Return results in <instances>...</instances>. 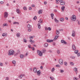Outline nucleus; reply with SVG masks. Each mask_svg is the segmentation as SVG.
Segmentation results:
<instances>
[{
	"label": "nucleus",
	"instance_id": "obj_20",
	"mask_svg": "<svg viewBox=\"0 0 80 80\" xmlns=\"http://www.w3.org/2000/svg\"><path fill=\"white\" fill-rule=\"evenodd\" d=\"M58 35H56L55 36L54 38V40H56L57 38H58Z\"/></svg>",
	"mask_w": 80,
	"mask_h": 80
},
{
	"label": "nucleus",
	"instance_id": "obj_8",
	"mask_svg": "<svg viewBox=\"0 0 80 80\" xmlns=\"http://www.w3.org/2000/svg\"><path fill=\"white\" fill-rule=\"evenodd\" d=\"M75 31L72 30V37H75Z\"/></svg>",
	"mask_w": 80,
	"mask_h": 80
},
{
	"label": "nucleus",
	"instance_id": "obj_44",
	"mask_svg": "<svg viewBox=\"0 0 80 80\" xmlns=\"http://www.w3.org/2000/svg\"><path fill=\"white\" fill-rule=\"evenodd\" d=\"M3 25L4 27H8V24H4Z\"/></svg>",
	"mask_w": 80,
	"mask_h": 80
},
{
	"label": "nucleus",
	"instance_id": "obj_6",
	"mask_svg": "<svg viewBox=\"0 0 80 80\" xmlns=\"http://www.w3.org/2000/svg\"><path fill=\"white\" fill-rule=\"evenodd\" d=\"M8 15V12H4V18H7Z\"/></svg>",
	"mask_w": 80,
	"mask_h": 80
},
{
	"label": "nucleus",
	"instance_id": "obj_49",
	"mask_svg": "<svg viewBox=\"0 0 80 80\" xmlns=\"http://www.w3.org/2000/svg\"><path fill=\"white\" fill-rule=\"evenodd\" d=\"M48 30H49V31H50V30H51V28L48 27Z\"/></svg>",
	"mask_w": 80,
	"mask_h": 80
},
{
	"label": "nucleus",
	"instance_id": "obj_43",
	"mask_svg": "<svg viewBox=\"0 0 80 80\" xmlns=\"http://www.w3.org/2000/svg\"><path fill=\"white\" fill-rule=\"evenodd\" d=\"M23 8L24 10H25V11L27 10V7H24Z\"/></svg>",
	"mask_w": 80,
	"mask_h": 80
},
{
	"label": "nucleus",
	"instance_id": "obj_18",
	"mask_svg": "<svg viewBox=\"0 0 80 80\" xmlns=\"http://www.w3.org/2000/svg\"><path fill=\"white\" fill-rule=\"evenodd\" d=\"M54 20L56 23H58V22H59V20L57 19V18H54Z\"/></svg>",
	"mask_w": 80,
	"mask_h": 80
},
{
	"label": "nucleus",
	"instance_id": "obj_3",
	"mask_svg": "<svg viewBox=\"0 0 80 80\" xmlns=\"http://www.w3.org/2000/svg\"><path fill=\"white\" fill-rule=\"evenodd\" d=\"M71 20L72 21H75L76 20V16L74 15H72L71 17Z\"/></svg>",
	"mask_w": 80,
	"mask_h": 80
},
{
	"label": "nucleus",
	"instance_id": "obj_42",
	"mask_svg": "<svg viewBox=\"0 0 80 80\" xmlns=\"http://www.w3.org/2000/svg\"><path fill=\"white\" fill-rule=\"evenodd\" d=\"M33 37L32 36H31L29 37V38L30 40H32L33 39Z\"/></svg>",
	"mask_w": 80,
	"mask_h": 80
},
{
	"label": "nucleus",
	"instance_id": "obj_37",
	"mask_svg": "<svg viewBox=\"0 0 80 80\" xmlns=\"http://www.w3.org/2000/svg\"><path fill=\"white\" fill-rule=\"evenodd\" d=\"M37 18L36 16H34V18H33V20H37Z\"/></svg>",
	"mask_w": 80,
	"mask_h": 80
},
{
	"label": "nucleus",
	"instance_id": "obj_7",
	"mask_svg": "<svg viewBox=\"0 0 80 80\" xmlns=\"http://www.w3.org/2000/svg\"><path fill=\"white\" fill-rule=\"evenodd\" d=\"M46 42L48 43H51V42H53V40L52 39H47L46 40Z\"/></svg>",
	"mask_w": 80,
	"mask_h": 80
},
{
	"label": "nucleus",
	"instance_id": "obj_41",
	"mask_svg": "<svg viewBox=\"0 0 80 80\" xmlns=\"http://www.w3.org/2000/svg\"><path fill=\"white\" fill-rule=\"evenodd\" d=\"M73 80H78L77 78L76 77H74L73 78Z\"/></svg>",
	"mask_w": 80,
	"mask_h": 80
},
{
	"label": "nucleus",
	"instance_id": "obj_58",
	"mask_svg": "<svg viewBox=\"0 0 80 80\" xmlns=\"http://www.w3.org/2000/svg\"><path fill=\"white\" fill-rule=\"evenodd\" d=\"M45 30H48V28H47V27H46L45 28Z\"/></svg>",
	"mask_w": 80,
	"mask_h": 80
},
{
	"label": "nucleus",
	"instance_id": "obj_48",
	"mask_svg": "<svg viewBox=\"0 0 80 80\" xmlns=\"http://www.w3.org/2000/svg\"><path fill=\"white\" fill-rule=\"evenodd\" d=\"M56 67H60V66L59 64H58L56 65Z\"/></svg>",
	"mask_w": 80,
	"mask_h": 80
},
{
	"label": "nucleus",
	"instance_id": "obj_21",
	"mask_svg": "<svg viewBox=\"0 0 80 80\" xmlns=\"http://www.w3.org/2000/svg\"><path fill=\"white\" fill-rule=\"evenodd\" d=\"M16 36L17 37H20V32L16 34Z\"/></svg>",
	"mask_w": 80,
	"mask_h": 80
},
{
	"label": "nucleus",
	"instance_id": "obj_45",
	"mask_svg": "<svg viewBox=\"0 0 80 80\" xmlns=\"http://www.w3.org/2000/svg\"><path fill=\"white\" fill-rule=\"evenodd\" d=\"M19 78H22L23 77V76H22V74H21L20 76H18Z\"/></svg>",
	"mask_w": 80,
	"mask_h": 80
},
{
	"label": "nucleus",
	"instance_id": "obj_19",
	"mask_svg": "<svg viewBox=\"0 0 80 80\" xmlns=\"http://www.w3.org/2000/svg\"><path fill=\"white\" fill-rule=\"evenodd\" d=\"M38 14L42 13V9L39 10L38 11Z\"/></svg>",
	"mask_w": 80,
	"mask_h": 80
},
{
	"label": "nucleus",
	"instance_id": "obj_26",
	"mask_svg": "<svg viewBox=\"0 0 80 80\" xmlns=\"http://www.w3.org/2000/svg\"><path fill=\"white\" fill-rule=\"evenodd\" d=\"M2 35V37H5V36L6 37L7 36V33H3Z\"/></svg>",
	"mask_w": 80,
	"mask_h": 80
},
{
	"label": "nucleus",
	"instance_id": "obj_25",
	"mask_svg": "<svg viewBox=\"0 0 80 80\" xmlns=\"http://www.w3.org/2000/svg\"><path fill=\"white\" fill-rule=\"evenodd\" d=\"M48 46V44L47 43H45L44 44V47H47Z\"/></svg>",
	"mask_w": 80,
	"mask_h": 80
},
{
	"label": "nucleus",
	"instance_id": "obj_24",
	"mask_svg": "<svg viewBox=\"0 0 80 80\" xmlns=\"http://www.w3.org/2000/svg\"><path fill=\"white\" fill-rule=\"evenodd\" d=\"M70 65H72V66H74V65H75V63L73 62H70Z\"/></svg>",
	"mask_w": 80,
	"mask_h": 80
},
{
	"label": "nucleus",
	"instance_id": "obj_5",
	"mask_svg": "<svg viewBox=\"0 0 80 80\" xmlns=\"http://www.w3.org/2000/svg\"><path fill=\"white\" fill-rule=\"evenodd\" d=\"M59 62L60 65H62L63 64V60L61 59H60L59 60Z\"/></svg>",
	"mask_w": 80,
	"mask_h": 80
},
{
	"label": "nucleus",
	"instance_id": "obj_38",
	"mask_svg": "<svg viewBox=\"0 0 80 80\" xmlns=\"http://www.w3.org/2000/svg\"><path fill=\"white\" fill-rule=\"evenodd\" d=\"M23 55L21 54L20 55V58H23Z\"/></svg>",
	"mask_w": 80,
	"mask_h": 80
},
{
	"label": "nucleus",
	"instance_id": "obj_27",
	"mask_svg": "<svg viewBox=\"0 0 80 80\" xmlns=\"http://www.w3.org/2000/svg\"><path fill=\"white\" fill-rule=\"evenodd\" d=\"M51 15L52 19V20H53V18H54L53 16H54V14H53V13H51Z\"/></svg>",
	"mask_w": 80,
	"mask_h": 80
},
{
	"label": "nucleus",
	"instance_id": "obj_40",
	"mask_svg": "<svg viewBox=\"0 0 80 80\" xmlns=\"http://www.w3.org/2000/svg\"><path fill=\"white\" fill-rule=\"evenodd\" d=\"M12 63L13 64H15L16 63V61L15 60L12 61Z\"/></svg>",
	"mask_w": 80,
	"mask_h": 80
},
{
	"label": "nucleus",
	"instance_id": "obj_54",
	"mask_svg": "<svg viewBox=\"0 0 80 80\" xmlns=\"http://www.w3.org/2000/svg\"><path fill=\"white\" fill-rule=\"evenodd\" d=\"M48 52H50V53H52V50H49L48 51Z\"/></svg>",
	"mask_w": 80,
	"mask_h": 80
},
{
	"label": "nucleus",
	"instance_id": "obj_61",
	"mask_svg": "<svg viewBox=\"0 0 80 80\" xmlns=\"http://www.w3.org/2000/svg\"><path fill=\"white\" fill-rule=\"evenodd\" d=\"M3 66V64L2 63H0V66Z\"/></svg>",
	"mask_w": 80,
	"mask_h": 80
},
{
	"label": "nucleus",
	"instance_id": "obj_31",
	"mask_svg": "<svg viewBox=\"0 0 80 80\" xmlns=\"http://www.w3.org/2000/svg\"><path fill=\"white\" fill-rule=\"evenodd\" d=\"M70 58H72V59H75V57L73 56H70Z\"/></svg>",
	"mask_w": 80,
	"mask_h": 80
},
{
	"label": "nucleus",
	"instance_id": "obj_55",
	"mask_svg": "<svg viewBox=\"0 0 80 80\" xmlns=\"http://www.w3.org/2000/svg\"><path fill=\"white\" fill-rule=\"evenodd\" d=\"M32 7H29V10H32Z\"/></svg>",
	"mask_w": 80,
	"mask_h": 80
},
{
	"label": "nucleus",
	"instance_id": "obj_32",
	"mask_svg": "<svg viewBox=\"0 0 80 80\" xmlns=\"http://www.w3.org/2000/svg\"><path fill=\"white\" fill-rule=\"evenodd\" d=\"M38 22L40 23H43V20L42 19H40L39 20V22L38 21Z\"/></svg>",
	"mask_w": 80,
	"mask_h": 80
},
{
	"label": "nucleus",
	"instance_id": "obj_46",
	"mask_svg": "<svg viewBox=\"0 0 80 80\" xmlns=\"http://www.w3.org/2000/svg\"><path fill=\"white\" fill-rule=\"evenodd\" d=\"M50 78L51 80H54V78L53 77H50Z\"/></svg>",
	"mask_w": 80,
	"mask_h": 80
},
{
	"label": "nucleus",
	"instance_id": "obj_12",
	"mask_svg": "<svg viewBox=\"0 0 80 80\" xmlns=\"http://www.w3.org/2000/svg\"><path fill=\"white\" fill-rule=\"evenodd\" d=\"M33 71L34 73H37V68H34L33 69Z\"/></svg>",
	"mask_w": 80,
	"mask_h": 80
},
{
	"label": "nucleus",
	"instance_id": "obj_17",
	"mask_svg": "<svg viewBox=\"0 0 80 80\" xmlns=\"http://www.w3.org/2000/svg\"><path fill=\"white\" fill-rule=\"evenodd\" d=\"M20 53V50H18V52L16 53V54H15L14 55V56H17L18 55V53Z\"/></svg>",
	"mask_w": 80,
	"mask_h": 80
},
{
	"label": "nucleus",
	"instance_id": "obj_53",
	"mask_svg": "<svg viewBox=\"0 0 80 80\" xmlns=\"http://www.w3.org/2000/svg\"><path fill=\"white\" fill-rule=\"evenodd\" d=\"M6 80H9V78L6 77Z\"/></svg>",
	"mask_w": 80,
	"mask_h": 80
},
{
	"label": "nucleus",
	"instance_id": "obj_35",
	"mask_svg": "<svg viewBox=\"0 0 80 80\" xmlns=\"http://www.w3.org/2000/svg\"><path fill=\"white\" fill-rule=\"evenodd\" d=\"M29 41L30 42H31V43H35V41H33L32 40V39L30 40H29Z\"/></svg>",
	"mask_w": 80,
	"mask_h": 80
},
{
	"label": "nucleus",
	"instance_id": "obj_16",
	"mask_svg": "<svg viewBox=\"0 0 80 80\" xmlns=\"http://www.w3.org/2000/svg\"><path fill=\"white\" fill-rule=\"evenodd\" d=\"M46 51H47V49H46L43 48L42 50V53H45V52H46Z\"/></svg>",
	"mask_w": 80,
	"mask_h": 80
},
{
	"label": "nucleus",
	"instance_id": "obj_15",
	"mask_svg": "<svg viewBox=\"0 0 80 80\" xmlns=\"http://www.w3.org/2000/svg\"><path fill=\"white\" fill-rule=\"evenodd\" d=\"M38 28H39V29H40V28H41V24L40 23H38Z\"/></svg>",
	"mask_w": 80,
	"mask_h": 80
},
{
	"label": "nucleus",
	"instance_id": "obj_52",
	"mask_svg": "<svg viewBox=\"0 0 80 80\" xmlns=\"http://www.w3.org/2000/svg\"><path fill=\"white\" fill-rule=\"evenodd\" d=\"M28 48H31V45H28Z\"/></svg>",
	"mask_w": 80,
	"mask_h": 80
},
{
	"label": "nucleus",
	"instance_id": "obj_63",
	"mask_svg": "<svg viewBox=\"0 0 80 80\" xmlns=\"http://www.w3.org/2000/svg\"><path fill=\"white\" fill-rule=\"evenodd\" d=\"M40 68L41 69H42V68H43V66H41L40 67Z\"/></svg>",
	"mask_w": 80,
	"mask_h": 80
},
{
	"label": "nucleus",
	"instance_id": "obj_51",
	"mask_svg": "<svg viewBox=\"0 0 80 80\" xmlns=\"http://www.w3.org/2000/svg\"><path fill=\"white\" fill-rule=\"evenodd\" d=\"M28 32H31V31H32V29L30 28H28Z\"/></svg>",
	"mask_w": 80,
	"mask_h": 80
},
{
	"label": "nucleus",
	"instance_id": "obj_9",
	"mask_svg": "<svg viewBox=\"0 0 80 80\" xmlns=\"http://www.w3.org/2000/svg\"><path fill=\"white\" fill-rule=\"evenodd\" d=\"M73 70L76 72V73H78V68H76V67H74L73 68Z\"/></svg>",
	"mask_w": 80,
	"mask_h": 80
},
{
	"label": "nucleus",
	"instance_id": "obj_57",
	"mask_svg": "<svg viewBox=\"0 0 80 80\" xmlns=\"http://www.w3.org/2000/svg\"><path fill=\"white\" fill-rule=\"evenodd\" d=\"M28 52H27L26 54H25V56H27V55H28Z\"/></svg>",
	"mask_w": 80,
	"mask_h": 80
},
{
	"label": "nucleus",
	"instance_id": "obj_33",
	"mask_svg": "<svg viewBox=\"0 0 80 80\" xmlns=\"http://www.w3.org/2000/svg\"><path fill=\"white\" fill-rule=\"evenodd\" d=\"M60 21L61 22H63V21H64V18H60Z\"/></svg>",
	"mask_w": 80,
	"mask_h": 80
},
{
	"label": "nucleus",
	"instance_id": "obj_14",
	"mask_svg": "<svg viewBox=\"0 0 80 80\" xmlns=\"http://www.w3.org/2000/svg\"><path fill=\"white\" fill-rule=\"evenodd\" d=\"M61 42L62 43H63L64 44H67V42H66V41L63 40H62L61 41Z\"/></svg>",
	"mask_w": 80,
	"mask_h": 80
},
{
	"label": "nucleus",
	"instance_id": "obj_50",
	"mask_svg": "<svg viewBox=\"0 0 80 80\" xmlns=\"http://www.w3.org/2000/svg\"><path fill=\"white\" fill-rule=\"evenodd\" d=\"M23 41L24 42H25V43H26V42H27V41L25 39H23Z\"/></svg>",
	"mask_w": 80,
	"mask_h": 80
},
{
	"label": "nucleus",
	"instance_id": "obj_2",
	"mask_svg": "<svg viewBox=\"0 0 80 80\" xmlns=\"http://www.w3.org/2000/svg\"><path fill=\"white\" fill-rule=\"evenodd\" d=\"M14 51L12 50H11L9 51L8 55H13L14 54Z\"/></svg>",
	"mask_w": 80,
	"mask_h": 80
},
{
	"label": "nucleus",
	"instance_id": "obj_47",
	"mask_svg": "<svg viewBox=\"0 0 80 80\" xmlns=\"http://www.w3.org/2000/svg\"><path fill=\"white\" fill-rule=\"evenodd\" d=\"M55 70V68H52L51 70L52 72H53Z\"/></svg>",
	"mask_w": 80,
	"mask_h": 80
},
{
	"label": "nucleus",
	"instance_id": "obj_22",
	"mask_svg": "<svg viewBox=\"0 0 80 80\" xmlns=\"http://www.w3.org/2000/svg\"><path fill=\"white\" fill-rule=\"evenodd\" d=\"M57 52L58 53V54L59 55V54H60V50L58 49L57 50Z\"/></svg>",
	"mask_w": 80,
	"mask_h": 80
},
{
	"label": "nucleus",
	"instance_id": "obj_10",
	"mask_svg": "<svg viewBox=\"0 0 80 80\" xmlns=\"http://www.w3.org/2000/svg\"><path fill=\"white\" fill-rule=\"evenodd\" d=\"M16 12L18 14H20L21 13V11L19 9H16Z\"/></svg>",
	"mask_w": 80,
	"mask_h": 80
},
{
	"label": "nucleus",
	"instance_id": "obj_29",
	"mask_svg": "<svg viewBox=\"0 0 80 80\" xmlns=\"http://www.w3.org/2000/svg\"><path fill=\"white\" fill-rule=\"evenodd\" d=\"M64 65L66 67H67L68 65V63L66 62H64Z\"/></svg>",
	"mask_w": 80,
	"mask_h": 80
},
{
	"label": "nucleus",
	"instance_id": "obj_28",
	"mask_svg": "<svg viewBox=\"0 0 80 80\" xmlns=\"http://www.w3.org/2000/svg\"><path fill=\"white\" fill-rule=\"evenodd\" d=\"M59 72H60V73H63V72H64V70H63V69H60L59 70Z\"/></svg>",
	"mask_w": 80,
	"mask_h": 80
},
{
	"label": "nucleus",
	"instance_id": "obj_36",
	"mask_svg": "<svg viewBox=\"0 0 80 80\" xmlns=\"http://www.w3.org/2000/svg\"><path fill=\"white\" fill-rule=\"evenodd\" d=\"M78 52V50H76L74 51V53H76V54H77V53Z\"/></svg>",
	"mask_w": 80,
	"mask_h": 80
},
{
	"label": "nucleus",
	"instance_id": "obj_34",
	"mask_svg": "<svg viewBox=\"0 0 80 80\" xmlns=\"http://www.w3.org/2000/svg\"><path fill=\"white\" fill-rule=\"evenodd\" d=\"M32 27V25H30V24H28V26H27V27L28 28H31V27Z\"/></svg>",
	"mask_w": 80,
	"mask_h": 80
},
{
	"label": "nucleus",
	"instance_id": "obj_30",
	"mask_svg": "<svg viewBox=\"0 0 80 80\" xmlns=\"http://www.w3.org/2000/svg\"><path fill=\"white\" fill-rule=\"evenodd\" d=\"M56 33L57 35H59V34L60 33V32H59L58 30H57L56 31Z\"/></svg>",
	"mask_w": 80,
	"mask_h": 80
},
{
	"label": "nucleus",
	"instance_id": "obj_59",
	"mask_svg": "<svg viewBox=\"0 0 80 80\" xmlns=\"http://www.w3.org/2000/svg\"><path fill=\"white\" fill-rule=\"evenodd\" d=\"M0 3H1V4H3V2L1 1Z\"/></svg>",
	"mask_w": 80,
	"mask_h": 80
},
{
	"label": "nucleus",
	"instance_id": "obj_60",
	"mask_svg": "<svg viewBox=\"0 0 80 80\" xmlns=\"http://www.w3.org/2000/svg\"><path fill=\"white\" fill-rule=\"evenodd\" d=\"M78 57H80V53H78Z\"/></svg>",
	"mask_w": 80,
	"mask_h": 80
},
{
	"label": "nucleus",
	"instance_id": "obj_11",
	"mask_svg": "<svg viewBox=\"0 0 80 80\" xmlns=\"http://www.w3.org/2000/svg\"><path fill=\"white\" fill-rule=\"evenodd\" d=\"M37 75H38V76H40L41 74H42V73H41V72H40V71L39 70L37 72Z\"/></svg>",
	"mask_w": 80,
	"mask_h": 80
},
{
	"label": "nucleus",
	"instance_id": "obj_39",
	"mask_svg": "<svg viewBox=\"0 0 80 80\" xmlns=\"http://www.w3.org/2000/svg\"><path fill=\"white\" fill-rule=\"evenodd\" d=\"M17 23H18V25H19V22H14L13 23V24L14 25L15 24H17Z\"/></svg>",
	"mask_w": 80,
	"mask_h": 80
},
{
	"label": "nucleus",
	"instance_id": "obj_4",
	"mask_svg": "<svg viewBox=\"0 0 80 80\" xmlns=\"http://www.w3.org/2000/svg\"><path fill=\"white\" fill-rule=\"evenodd\" d=\"M37 52L38 53V54L39 56H40V57H42L43 56V54L41 51H40L39 50H38L37 51Z\"/></svg>",
	"mask_w": 80,
	"mask_h": 80
},
{
	"label": "nucleus",
	"instance_id": "obj_23",
	"mask_svg": "<svg viewBox=\"0 0 80 80\" xmlns=\"http://www.w3.org/2000/svg\"><path fill=\"white\" fill-rule=\"evenodd\" d=\"M61 10L62 11H64L65 10V6H63L61 8Z\"/></svg>",
	"mask_w": 80,
	"mask_h": 80
},
{
	"label": "nucleus",
	"instance_id": "obj_1",
	"mask_svg": "<svg viewBox=\"0 0 80 80\" xmlns=\"http://www.w3.org/2000/svg\"><path fill=\"white\" fill-rule=\"evenodd\" d=\"M63 1H64V0H59L61 5H65V2Z\"/></svg>",
	"mask_w": 80,
	"mask_h": 80
},
{
	"label": "nucleus",
	"instance_id": "obj_62",
	"mask_svg": "<svg viewBox=\"0 0 80 80\" xmlns=\"http://www.w3.org/2000/svg\"><path fill=\"white\" fill-rule=\"evenodd\" d=\"M31 48L32 49L33 51L35 50V48L33 47Z\"/></svg>",
	"mask_w": 80,
	"mask_h": 80
},
{
	"label": "nucleus",
	"instance_id": "obj_13",
	"mask_svg": "<svg viewBox=\"0 0 80 80\" xmlns=\"http://www.w3.org/2000/svg\"><path fill=\"white\" fill-rule=\"evenodd\" d=\"M72 47L73 50H76V48L74 44L72 45Z\"/></svg>",
	"mask_w": 80,
	"mask_h": 80
},
{
	"label": "nucleus",
	"instance_id": "obj_56",
	"mask_svg": "<svg viewBox=\"0 0 80 80\" xmlns=\"http://www.w3.org/2000/svg\"><path fill=\"white\" fill-rule=\"evenodd\" d=\"M31 7H35V5L33 4V5H31Z\"/></svg>",
	"mask_w": 80,
	"mask_h": 80
},
{
	"label": "nucleus",
	"instance_id": "obj_64",
	"mask_svg": "<svg viewBox=\"0 0 80 80\" xmlns=\"http://www.w3.org/2000/svg\"><path fill=\"white\" fill-rule=\"evenodd\" d=\"M78 11H79V12H80V8H78Z\"/></svg>",
	"mask_w": 80,
	"mask_h": 80
}]
</instances>
